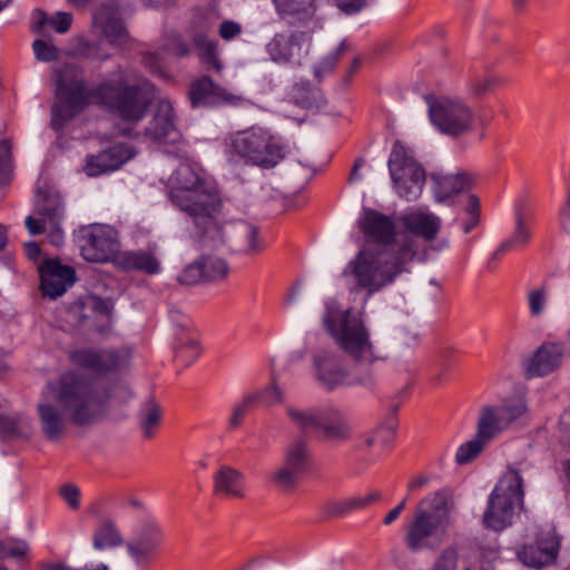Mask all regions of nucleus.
<instances>
[{"mask_svg": "<svg viewBox=\"0 0 570 570\" xmlns=\"http://www.w3.org/2000/svg\"><path fill=\"white\" fill-rule=\"evenodd\" d=\"M130 396L131 391L124 383L102 384L75 372L65 373L47 384L43 400L37 405L40 430L47 440L58 441L68 423L92 425L104 416L111 399L125 402Z\"/></svg>", "mask_w": 570, "mask_h": 570, "instance_id": "f257e3e1", "label": "nucleus"}, {"mask_svg": "<svg viewBox=\"0 0 570 570\" xmlns=\"http://www.w3.org/2000/svg\"><path fill=\"white\" fill-rule=\"evenodd\" d=\"M358 224L372 244L358 252L344 274L351 269L357 285L372 294L406 272L417 248L411 236L396 234L391 217L376 210L366 209Z\"/></svg>", "mask_w": 570, "mask_h": 570, "instance_id": "f03ea898", "label": "nucleus"}, {"mask_svg": "<svg viewBox=\"0 0 570 570\" xmlns=\"http://www.w3.org/2000/svg\"><path fill=\"white\" fill-rule=\"evenodd\" d=\"M167 187L171 203L191 218L203 246L220 247L226 237L218 220L222 199L216 187L203 179L198 168L189 163H181L175 169Z\"/></svg>", "mask_w": 570, "mask_h": 570, "instance_id": "7ed1b4c3", "label": "nucleus"}, {"mask_svg": "<svg viewBox=\"0 0 570 570\" xmlns=\"http://www.w3.org/2000/svg\"><path fill=\"white\" fill-rule=\"evenodd\" d=\"M455 508L452 492L441 489L424 498L405 527L404 543L411 552L435 551L446 540Z\"/></svg>", "mask_w": 570, "mask_h": 570, "instance_id": "20e7f679", "label": "nucleus"}, {"mask_svg": "<svg viewBox=\"0 0 570 570\" xmlns=\"http://www.w3.org/2000/svg\"><path fill=\"white\" fill-rule=\"evenodd\" d=\"M323 324L336 345L355 366L372 365L377 360L370 331L357 311L328 307L323 317Z\"/></svg>", "mask_w": 570, "mask_h": 570, "instance_id": "39448f33", "label": "nucleus"}, {"mask_svg": "<svg viewBox=\"0 0 570 570\" xmlns=\"http://www.w3.org/2000/svg\"><path fill=\"white\" fill-rule=\"evenodd\" d=\"M56 102L51 107V127L63 128L88 104L90 88L85 71L77 65L67 63L53 72Z\"/></svg>", "mask_w": 570, "mask_h": 570, "instance_id": "423d86ee", "label": "nucleus"}, {"mask_svg": "<svg viewBox=\"0 0 570 570\" xmlns=\"http://www.w3.org/2000/svg\"><path fill=\"white\" fill-rule=\"evenodd\" d=\"M285 413L298 431L315 433L323 441L346 442L352 436V428L348 421L336 407L301 409L295 405H287Z\"/></svg>", "mask_w": 570, "mask_h": 570, "instance_id": "0eeeda50", "label": "nucleus"}, {"mask_svg": "<svg viewBox=\"0 0 570 570\" xmlns=\"http://www.w3.org/2000/svg\"><path fill=\"white\" fill-rule=\"evenodd\" d=\"M523 497V479L517 469L510 468L489 497L483 514L484 527L499 532L511 525L514 507H522Z\"/></svg>", "mask_w": 570, "mask_h": 570, "instance_id": "6e6552de", "label": "nucleus"}, {"mask_svg": "<svg viewBox=\"0 0 570 570\" xmlns=\"http://www.w3.org/2000/svg\"><path fill=\"white\" fill-rule=\"evenodd\" d=\"M232 146L246 161L265 169L275 167L287 154L286 145L261 127L237 132Z\"/></svg>", "mask_w": 570, "mask_h": 570, "instance_id": "1a4fd4ad", "label": "nucleus"}, {"mask_svg": "<svg viewBox=\"0 0 570 570\" xmlns=\"http://www.w3.org/2000/svg\"><path fill=\"white\" fill-rule=\"evenodd\" d=\"M389 169L397 195L407 200L417 199L423 190L426 173L400 141L393 145L389 158Z\"/></svg>", "mask_w": 570, "mask_h": 570, "instance_id": "9d476101", "label": "nucleus"}, {"mask_svg": "<svg viewBox=\"0 0 570 570\" xmlns=\"http://www.w3.org/2000/svg\"><path fill=\"white\" fill-rule=\"evenodd\" d=\"M429 117L443 135L458 138L474 127V111L462 100L440 98L429 105Z\"/></svg>", "mask_w": 570, "mask_h": 570, "instance_id": "9b49d317", "label": "nucleus"}, {"mask_svg": "<svg viewBox=\"0 0 570 570\" xmlns=\"http://www.w3.org/2000/svg\"><path fill=\"white\" fill-rule=\"evenodd\" d=\"M104 102L115 110L122 119L136 122L145 114L150 100L145 90L137 86H128L120 81L117 86L105 83L99 89Z\"/></svg>", "mask_w": 570, "mask_h": 570, "instance_id": "f8f14e48", "label": "nucleus"}, {"mask_svg": "<svg viewBox=\"0 0 570 570\" xmlns=\"http://www.w3.org/2000/svg\"><path fill=\"white\" fill-rule=\"evenodd\" d=\"M312 46V31L295 30L276 33L266 45V51L276 63L301 67L309 57Z\"/></svg>", "mask_w": 570, "mask_h": 570, "instance_id": "ddd939ff", "label": "nucleus"}, {"mask_svg": "<svg viewBox=\"0 0 570 570\" xmlns=\"http://www.w3.org/2000/svg\"><path fill=\"white\" fill-rule=\"evenodd\" d=\"M81 254L86 261L107 262L119 249L118 232L109 225H90L81 230Z\"/></svg>", "mask_w": 570, "mask_h": 570, "instance_id": "4468645a", "label": "nucleus"}, {"mask_svg": "<svg viewBox=\"0 0 570 570\" xmlns=\"http://www.w3.org/2000/svg\"><path fill=\"white\" fill-rule=\"evenodd\" d=\"M308 462V444L304 439L296 438L286 446L283 464L272 472V482L281 490H293Z\"/></svg>", "mask_w": 570, "mask_h": 570, "instance_id": "2eb2a0df", "label": "nucleus"}, {"mask_svg": "<svg viewBox=\"0 0 570 570\" xmlns=\"http://www.w3.org/2000/svg\"><path fill=\"white\" fill-rule=\"evenodd\" d=\"M560 549V538L554 528L540 529L533 543L517 550L518 559L527 567L541 569L552 564Z\"/></svg>", "mask_w": 570, "mask_h": 570, "instance_id": "dca6fc26", "label": "nucleus"}, {"mask_svg": "<svg viewBox=\"0 0 570 570\" xmlns=\"http://www.w3.org/2000/svg\"><path fill=\"white\" fill-rule=\"evenodd\" d=\"M312 362L314 379L323 390L332 392L347 382L348 371L337 352L318 350L313 354Z\"/></svg>", "mask_w": 570, "mask_h": 570, "instance_id": "f3484780", "label": "nucleus"}, {"mask_svg": "<svg viewBox=\"0 0 570 570\" xmlns=\"http://www.w3.org/2000/svg\"><path fill=\"white\" fill-rule=\"evenodd\" d=\"M347 45L344 40L338 41L333 38L314 39L306 62H309L314 77L317 81L333 72L337 61L345 53Z\"/></svg>", "mask_w": 570, "mask_h": 570, "instance_id": "a211bd4d", "label": "nucleus"}, {"mask_svg": "<svg viewBox=\"0 0 570 570\" xmlns=\"http://www.w3.org/2000/svg\"><path fill=\"white\" fill-rule=\"evenodd\" d=\"M564 347L560 343L544 342L522 360L527 379L542 377L557 371L562 362Z\"/></svg>", "mask_w": 570, "mask_h": 570, "instance_id": "6ab92c4d", "label": "nucleus"}, {"mask_svg": "<svg viewBox=\"0 0 570 570\" xmlns=\"http://www.w3.org/2000/svg\"><path fill=\"white\" fill-rule=\"evenodd\" d=\"M63 215L60 196L51 190H38L35 216H28L26 226L31 235L47 230V224L60 223Z\"/></svg>", "mask_w": 570, "mask_h": 570, "instance_id": "aec40b11", "label": "nucleus"}, {"mask_svg": "<svg viewBox=\"0 0 570 570\" xmlns=\"http://www.w3.org/2000/svg\"><path fill=\"white\" fill-rule=\"evenodd\" d=\"M75 364L98 372L107 373L128 366L129 353L126 350H80L72 353Z\"/></svg>", "mask_w": 570, "mask_h": 570, "instance_id": "412c9836", "label": "nucleus"}, {"mask_svg": "<svg viewBox=\"0 0 570 570\" xmlns=\"http://www.w3.org/2000/svg\"><path fill=\"white\" fill-rule=\"evenodd\" d=\"M45 296L57 298L75 282V269L57 259H46L39 267Z\"/></svg>", "mask_w": 570, "mask_h": 570, "instance_id": "4be33fe9", "label": "nucleus"}, {"mask_svg": "<svg viewBox=\"0 0 570 570\" xmlns=\"http://www.w3.org/2000/svg\"><path fill=\"white\" fill-rule=\"evenodd\" d=\"M160 538V527L156 522L147 521L141 524L138 534L127 541V552L137 566L147 564L156 553Z\"/></svg>", "mask_w": 570, "mask_h": 570, "instance_id": "5701e85b", "label": "nucleus"}, {"mask_svg": "<svg viewBox=\"0 0 570 570\" xmlns=\"http://www.w3.org/2000/svg\"><path fill=\"white\" fill-rule=\"evenodd\" d=\"M107 303L98 296H87L71 304L65 314V322L75 328H88L98 315H107Z\"/></svg>", "mask_w": 570, "mask_h": 570, "instance_id": "b1692460", "label": "nucleus"}, {"mask_svg": "<svg viewBox=\"0 0 570 570\" xmlns=\"http://www.w3.org/2000/svg\"><path fill=\"white\" fill-rule=\"evenodd\" d=\"M134 156L135 151L130 147L126 145H115L98 155L88 156L83 170L88 176H99L109 170L118 169Z\"/></svg>", "mask_w": 570, "mask_h": 570, "instance_id": "393cba45", "label": "nucleus"}, {"mask_svg": "<svg viewBox=\"0 0 570 570\" xmlns=\"http://www.w3.org/2000/svg\"><path fill=\"white\" fill-rule=\"evenodd\" d=\"M400 222L406 232L420 236L426 242L434 240L441 228L440 217L419 209L403 214Z\"/></svg>", "mask_w": 570, "mask_h": 570, "instance_id": "a878e982", "label": "nucleus"}, {"mask_svg": "<svg viewBox=\"0 0 570 570\" xmlns=\"http://www.w3.org/2000/svg\"><path fill=\"white\" fill-rule=\"evenodd\" d=\"M94 27L100 28L106 39L111 45L120 46L127 39V31L122 21L116 17L112 4L100 6L92 16Z\"/></svg>", "mask_w": 570, "mask_h": 570, "instance_id": "bb28decb", "label": "nucleus"}, {"mask_svg": "<svg viewBox=\"0 0 570 570\" xmlns=\"http://www.w3.org/2000/svg\"><path fill=\"white\" fill-rule=\"evenodd\" d=\"M228 239L246 255H256L262 250L258 228L247 222L239 220L229 225Z\"/></svg>", "mask_w": 570, "mask_h": 570, "instance_id": "cd10ccee", "label": "nucleus"}, {"mask_svg": "<svg viewBox=\"0 0 570 570\" xmlns=\"http://www.w3.org/2000/svg\"><path fill=\"white\" fill-rule=\"evenodd\" d=\"M434 183V195L438 202L442 203L471 186L472 179L465 171L455 174H432Z\"/></svg>", "mask_w": 570, "mask_h": 570, "instance_id": "c85d7f7f", "label": "nucleus"}, {"mask_svg": "<svg viewBox=\"0 0 570 570\" xmlns=\"http://www.w3.org/2000/svg\"><path fill=\"white\" fill-rule=\"evenodd\" d=\"M244 474L230 465H222L213 476L214 492L218 495L242 499L245 492L242 485Z\"/></svg>", "mask_w": 570, "mask_h": 570, "instance_id": "c756f323", "label": "nucleus"}, {"mask_svg": "<svg viewBox=\"0 0 570 570\" xmlns=\"http://www.w3.org/2000/svg\"><path fill=\"white\" fill-rule=\"evenodd\" d=\"M117 264L127 271H139L149 275L157 274L160 263L150 250H127L117 257Z\"/></svg>", "mask_w": 570, "mask_h": 570, "instance_id": "7c9ffc66", "label": "nucleus"}, {"mask_svg": "<svg viewBox=\"0 0 570 570\" xmlns=\"http://www.w3.org/2000/svg\"><path fill=\"white\" fill-rule=\"evenodd\" d=\"M174 129L173 107L169 101L161 100L157 104L153 117L145 128V134L155 140H161L167 138Z\"/></svg>", "mask_w": 570, "mask_h": 570, "instance_id": "2f4dec72", "label": "nucleus"}, {"mask_svg": "<svg viewBox=\"0 0 570 570\" xmlns=\"http://www.w3.org/2000/svg\"><path fill=\"white\" fill-rule=\"evenodd\" d=\"M189 98L193 107H198L215 104L220 99L229 101L232 96L216 86L209 78L204 77L191 85Z\"/></svg>", "mask_w": 570, "mask_h": 570, "instance_id": "473e14b6", "label": "nucleus"}, {"mask_svg": "<svg viewBox=\"0 0 570 570\" xmlns=\"http://www.w3.org/2000/svg\"><path fill=\"white\" fill-rule=\"evenodd\" d=\"M312 107L309 91L303 86L295 85L287 99L281 107V112L285 118L303 122L305 119V110Z\"/></svg>", "mask_w": 570, "mask_h": 570, "instance_id": "72a5a7b5", "label": "nucleus"}, {"mask_svg": "<svg viewBox=\"0 0 570 570\" xmlns=\"http://www.w3.org/2000/svg\"><path fill=\"white\" fill-rule=\"evenodd\" d=\"M509 426L498 406H484L478 420V436L490 442L497 434Z\"/></svg>", "mask_w": 570, "mask_h": 570, "instance_id": "f704fd0d", "label": "nucleus"}, {"mask_svg": "<svg viewBox=\"0 0 570 570\" xmlns=\"http://www.w3.org/2000/svg\"><path fill=\"white\" fill-rule=\"evenodd\" d=\"M382 499L379 491H372L364 497L348 498L342 501L326 503L325 512L328 517H342L351 511L361 510Z\"/></svg>", "mask_w": 570, "mask_h": 570, "instance_id": "c9c22d12", "label": "nucleus"}, {"mask_svg": "<svg viewBox=\"0 0 570 570\" xmlns=\"http://www.w3.org/2000/svg\"><path fill=\"white\" fill-rule=\"evenodd\" d=\"M277 11L289 20H307L315 11V0H273Z\"/></svg>", "mask_w": 570, "mask_h": 570, "instance_id": "e433bc0d", "label": "nucleus"}, {"mask_svg": "<svg viewBox=\"0 0 570 570\" xmlns=\"http://www.w3.org/2000/svg\"><path fill=\"white\" fill-rule=\"evenodd\" d=\"M199 263L205 283L224 281L229 273L228 264L222 257L204 255L199 257Z\"/></svg>", "mask_w": 570, "mask_h": 570, "instance_id": "4c0bfd02", "label": "nucleus"}, {"mask_svg": "<svg viewBox=\"0 0 570 570\" xmlns=\"http://www.w3.org/2000/svg\"><path fill=\"white\" fill-rule=\"evenodd\" d=\"M163 411L159 404L149 401L139 415V425L144 438L151 439L160 425Z\"/></svg>", "mask_w": 570, "mask_h": 570, "instance_id": "58836bf2", "label": "nucleus"}, {"mask_svg": "<svg viewBox=\"0 0 570 570\" xmlns=\"http://www.w3.org/2000/svg\"><path fill=\"white\" fill-rule=\"evenodd\" d=\"M489 442L487 440H483L482 438L478 436V433H475V436L461 444L455 453V462L459 465L469 464L472 461H474L484 450Z\"/></svg>", "mask_w": 570, "mask_h": 570, "instance_id": "ea45409f", "label": "nucleus"}, {"mask_svg": "<svg viewBox=\"0 0 570 570\" xmlns=\"http://www.w3.org/2000/svg\"><path fill=\"white\" fill-rule=\"evenodd\" d=\"M92 543L99 550L112 548L122 543V537L111 522H104L96 531Z\"/></svg>", "mask_w": 570, "mask_h": 570, "instance_id": "a19ab883", "label": "nucleus"}, {"mask_svg": "<svg viewBox=\"0 0 570 570\" xmlns=\"http://www.w3.org/2000/svg\"><path fill=\"white\" fill-rule=\"evenodd\" d=\"M194 43L196 49L198 50L199 57L204 61L219 70L220 65L216 57V45L212 40H209L205 35H196L194 38Z\"/></svg>", "mask_w": 570, "mask_h": 570, "instance_id": "79ce46f5", "label": "nucleus"}, {"mask_svg": "<svg viewBox=\"0 0 570 570\" xmlns=\"http://www.w3.org/2000/svg\"><path fill=\"white\" fill-rule=\"evenodd\" d=\"M458 561V546L450 544L438 554L430 570H456Z\"/></svg>", "mask_w": 570, "mask_h": 570, "instance_id": "37998d69", "label": "nucleus"}, {"mask_svg": "<svg viewBox=\"0 0 570 570\" xmlns=\"http://www.w3.org/2000/svg\"><path fill=\"white\" fill-rule=\"evenodd\" d=\"M199 258L186 265L177 275V282L183 286H193L205 283Z\"/></svg>", "mask_w": 570, "mask_h": 570, "instance_id": "c03bdc74", "label": "nucleus"}, {"mask_svg": "<svg viewBox=\"0 0 570 570\" xmlns=\"http://www.w3.org/2000/svg\"><path fill=\"white\" fill-rule=\"evenodd\" d=\"M501 85V80L498 77L484 76L471 79L469 85L470 95L473 98H482L484 95L493 90L495 87Z\"/></svg>", "mask_w": 570, "mask_h": 570, "instance_id": "a18cd8bd", "label": "nucleus"}, {"mask_svg": "<svg viewBox=\"0 0 570 570\" xmlns=\"http://www.w3.org/2000/svg\"><path fill=\"white\" fill-rule=\"evenodd\" d=\"M395 426L393 424H381L365 439L366 446H373L375 443L382 446H389L395 435Z\"/></svg>", "mask_w": 570, "mask_h": 570, "instance_id": "49530a36", "label": "nucleus"}, {"mask_svg": "<svg viewBox=\"0 0 570 570\" xmlns=\"http://www.w3.org/2000/svg\"><path fill=\"white\" fill-rule=\"evenodd\" d=\"M419 334L403 331L396 334L393 342V350L397 354H404L411 351L417 343Z\"/></svg>", "mask_w": 570, "mask_h": 570, "instance_id": "de8ad7c7", "label": "nucleus"}, {"mask_svg": "<svg viewBox=\"0 0 570 570\" xmlns=\"http://www.w3.org/2000/svg\"><path fill=\"white\" fill-rule=\"evenodd\" d=\"M502 413V415L505 417L507 423L510 425L514 420L522 416L525 411L527 406L525 403L522 400H512L508 401L504 404L498 406Z\"/></svg>", "mask_w": 570, "mask_h": 570, "instance_id": "09e8293b", "label": "nucleus"}, {"mask_svg": "<svg viewBox=\"0 0 570 570\" xmlns=\"http://www.w3.org/2000/svg\"><path fill=\"white\" fill-rule=\"evenodd\" d=\"M23 419L20 415H0V433L9 438H18L21 433Z\"/></svg>", "mask_w": 570, "mask_h": 570, "instance_id": "8fccbe9b", "label": "nucleus"}, {"mask_svg": "<svg viewBox=\"0 0 570 570\" xmlns=\"http://www.w3.org/2000/svg\"><path fill=\"white\" fill-rule=\"evenodd\" d=\"M32 48L38 60L52 61L58 58V48L51 42L37 39L35 40Z\"/></svg>", "mask_w": 570, "mask_h": 570, "instance_id": "3c124183", "label": "nucleus"}, {"mask_svg": "<svg viewBox=\"0 0 570 570\" xmlns=\"http://www.w3.org/2000/svg\"><path fill=\"white\" fill-rule=\"evenodd\" d=\"M529 307L533 316H539L546 306L547 291L543 287L532 289L529 295Z\"/></svg>", "mask_w": 570, "mask_h": 570, "instance_id": "603ef678", "label": "nucleus"}, {"mask_svg": "<svg viewBox=\"0 0 570 570\" xmlns=\"http://www.w3.org/2000/svg\"><path fill=\"white\" fill-rule=\"evenodd\" d=\"M264 393L268 396L269 404L272 405L282 404L285 400V393L275 376L272 377L269 384L264 389Z\"/></svg>", "mask_w": 570, "mask_h": 570, "instance_id": "864d4df0", "label": "nucleus"}, {"mask_svg": "<svg viewBox=\"0 0 570 570\" xmlns=\"http://www.w3.org/2000/svg\"><path fill=\"white\" fill-rule=\"evenodd\" d=\"M60 495L70 505L71 509L79 508L80 491L73 484H63L60 488Z\"/></svg>", "mask_w": 570, "mask_h": 570, "instance_id": "5fc2aeb1", "label": "nucleus"}, {"mask_svg": "<svg viewBox=\"0 0 570 570\" xmlns=\"http://www.w3.org/2000/svg\"><path fill=\"white\" fill-rule=\"evenodd\" d=\"M71 22V13L65 11L56 13V16L49 20V23L53 26L59 33L67 32L70 29Z\"/></svg>", "mask_w": 570, "mask_h": 570, "instance_id": "6e6d98bb", "label": "nucleus"}, {"mask_svg": "<svg viewBox=\"0 0 570 570\" xmlns=\"http://www.w3.org/2000/svg\"><path fill=\"white\" fill-rule=\"evenodd\" d=\"M515 220H517V226H515V230L513 233L512 239L518 245H524L529 240L530 232L527 228L521 214L518 213L515 215Z\"/></svg>", "mask_w": 570, "mask_h": 570, "instance_id": "4d7b16f0", "label": "nucleus"}, {"mask_svg": "<svg viewBox=\"0 0 570 570\" xmlns=\"http://www.w3.org/2000/svg\"><path fill=\"white\" fill-rule=\"evenodd\" d=\"M11 147L8 140L0 141V184L6 181V169L10 160Z\"/></svg>", "mask_w": 570, "mask_h": 570, "instance_id": "13d9d810", "label": "nucleus"}, {"mask_svg": "<svg viewBox=\"0 0 570 570\" xmlns=\"http://www.w3.org/2000/svg\"><path fill=\"white\" fill-rule=\"evenodd\" d=\"M337 7L345 13H356L366 6V0H335Z\"/></svg>", "mask_w": 570, "mask_h": 570, "instance_id": "bf43d9fd", "label": "nucleus"}, {"mask_svg": "<svg viewBox=\"0 0 570 570\" xmlns=\"http://www.w3.org/2000/svg\"><path fill=\"white\" fill-rule=\"evenodd\" d=\"M240 26L234 21H224L219 27V35L225 40H230L240 33Z\"/></svg>", "mask_w": 570, "mask_h": 570, "instance_id": "052dcab7", "label": "nucleus"}, {"mask_svg": "<svg viewBox=\"0 0 570 570\" xmlns=\"http://www.w3.org/2000/svg\"><path fill=\"white\" fill-rule=\"evenodd\" d=\"M45 233H48V237L50 239V243L59 246L63 242V235L60 227V223L55 224H47V230Z\"/></svg>", "mask_w": 570, "mask_h": 570, "instance_id": "680f3d73", "label": "nucleus"}, {"mask_svg": "<svg viewBox=\"0 0 570 570\" xmlns=\"http://www.w3.org/2000/svg\"><path fill=\"white\" fill-rule=\"evenodd\" d=\"M144 63L153 72L163 73L161 70V61L158 55L156 53H146L144 56Z\"/></svg>", "mask_w": 570, "mask_h": 570, "instance_id": "e2e57ef3", "label": "nucleus"}, {"mask_svg": "<svg viewBox=\"0 0 570 570\" xmlns=\"http://www.w3.org/2000/svg\"><path fill=\"white\" fill-rule=\"evenodd\" d=\"M466 212L471 215V217H478L480 215V200L476 195L471 194L468 197V206Z\"/></svg>", "mask_w": 570, "mask_h": 570, "instance_id": "0e129e2a", "label": "nucleus"}, {"mask_svg": "<svg viewBox=\"0 0 570 570\" xmlns=\"http://www.w3.org/2000/svg\"><path fill=\"white\" fill-rule=\"evenodd\" d=\"M261 394L259 393H252L246 395L237 406L243 407L244 412L249 411L252 407L255 406V404L259 401Z\"/></svg>", "mask_w": 570, "mask_h": 570, "instance_id": "69168bd1", "label": "nucleus"}, {"mask_svg": "<svg viewBox=\"0 0 570 570\" xmlns=\"http://www.w3.org/2000/svg\"><path fill=\"white\" fill-rule=\"evenodd\" d=\"M405 501H406V500H403L399 505H396L393 510H391V511L385 515V518H384V524L390 525L392 522H394V521L399 518V515H400L401 511H402V510L404 509V507H405Z\"/></svg>", "mask_w": 570, "mask_h": 570, "instance_id": "338daca9", "label": "nucleus"}, {"mask_svg": "<svg viewBox=\"0 0 570 570\" xmlns=\"http://www.w3.org/2000/svg\"><path fill=\"white\" fill-rule=\"evenodd\" d=\"M246 414V412H244L243 407H239V406H235L234 410H233V414L229 419V424L234 428L238 426L240 424V421L243 419V416Z\"/></svg>", "mask_w": 570, "mask_h": 570, "instance_id": "774afa93", "label": "nucleus"}]
</instances>
